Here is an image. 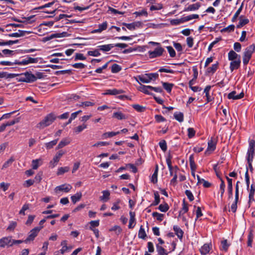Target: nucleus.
Instances as JSON below:
<instances>
[{"label": "nucleus", "instance_id": "f257e3e1", "mask_svg": "<svg viewBox=\"0 0 255 255\" xmlns=\"http://www.w3.org/2000/svg\"><path fill=\"white\" fill-rule=\"evenodd\" d=\"M56 116L54 114L50 113L47 115L44 119L39 123L36 127L37 128L42 129L47 126H49L56 120Z\"/></svg>", "mask_w": 255, "mask_h": 255}, {"label": "nucleus", "instance_id": "f03ea898", "mask_svg": "<svg viewBox=\"0 0 255 255\" xmlns=\"http://www.w3.org/2000/svg\"><path fill=\"white\" fill-rule=\"evenodd\" d=\"M158 77V74L156 73L145 74L144 75H139L137 77L138 79L143 83H148L151 80H156Z\"/></svg>", "mask_w": 255, "mask_h": 255}, {"label": "nucleus", "instance_id": "7ed1b4c3", "mask_svg": "<svg viewBox=\"0 0 255 255\" xmlns=\"http://www.w3.org/2000/svg\"><path fill=\"white\" fill-rule=\"evenodd\" d=\"M43 226L36 227L31 230L28 233V237L24 240V243L27 244L29 242L33 241L35 237L38 235V233L43 228Z\"/></svg>", "mask_w": 255, "mask_h": 255}, {"label": "nucleus", "instance_id": "20e7f679", "mask_svg": "<svg viewBox=\"0 0 255 255\" xmlns=\"http://www.w3.org/2000/svg\"><path fill=\"white\" fill-rule=\"evenodd\" d=\"M164 51V49L161 46H159L153 51H149L148 53L150 58H154L161 56Z\"/></svg>", "mask_w": 255, "mask_h": 255}, {"label": "nucleus", "instance_id": "39448f33", "mask_svg": "<svg viewBox=\"0 0 255 255\" xmlns=\"http://www.w3.org/2000/svg\"><path fill=\"white\" fill-rule=\"evenodd\" d=\"M11 237H3L0 239V247L4 248L6 246L8 247L12 246Z\"/></svg>", "mask_w": 255, "mask_h": 255}, {"label": "nucleus", "instance_id": "423d86ee", "mask_svg": "<svg viewBox=\"0 0 255 255\" xmlns=\"http://www.w3.org/2000/svg\"><path fill=\"white\" fill-rule=\"evenodd\" d=\"M72 187L70 184H64L58 186H57L55 188V191L58 193L59 191H62L65 193L69 192L72 189Z\"/></svg>", "mask_w": 255, "mask_h": 255}, {"label": "nucleus", "instance_id": "0eeeda50", "mask_svg": "<svg viewBox=\"0 0 255 255\" xmlns=\"http://www.w3.org/2000/svg\"><path fill=\"white\" fill-rule=\"evenodd\" d=\"M38 62L37 58H31L30 57H27L26 59H23L22 61H18V62H16L18 65H25L29 63H36Z\"/></svg>", "mask_w": 255, "mask_h": 255}, {"label": "nucleus", "instance_id": "6e6552de", "mask_svg": "<svg viewBox=\"0 0 255 255\" xmlns=\"http://www.w3.org/2000/svg\"><path fill=\"white\" fill-rule=\"evenodd\" d=\"M189 161L191 171V175H195L196 164L194 161V157L193 154H191L190 155Z\"/></svg>", "mask_w": 255, "mask_h": 255}, {"label": "nucleus", "instance_id": "1a4fd4ad", "mask_svg": "<svg viewBox=\"0 0 255 255\" xmlns=\"http://www.w3.org/2000/svg\"><path fill=\"white\" fill-rule=\"evenodd\" d=\"M66 153V151L63 150H59L56 153L53 159L50 161L51 163L56 164L59 161L60 158Z\"/></svg>", "mask_w": 255, "mask_h": 255}, {"label": "nucleus", "instance_id": "9d476101", "mask_svg": "<svg viewBox=\"0 0 255 255\" xmlns=\"http://www.w3.org/2000/svg\"><path fill=\"white\" fill-rule=\"evenodd\" d=\"M241 63V59L231 61L230 64V69L232 72L235 70H237L240 67Z\"/></svg>", "mask_w": 255, "mask_h": 255}, {"label": "nucleus", "instance_id": "9b49d317", "mask_svg": "<svg viewBox=\"0 0 255 255\" xmlns=\"http://www.w3.org/2000/svg\"><path fill=\"white\" fill-rule=\"evenodd\" d=\"M20 75H25L26 83L33 82L37 80V78L34 75L27 72L23 74H21Z\"/></svg>", "mask_w": 255, "mask_h": 255}, {"label": "nucleus", "instance_id": "f8f14e48", "mask_svg": "<svg viewBox=\"0 0 255 255\" xmlns=\"http://www.w3.org/2000/svg\"><path fill=\"white\" fill-rule=\"evenodd\" d=\"M244 96V94L243 92H241L240 94L237 95L236 92L234 91L228 95V98L229 99L238 100L243 98Z\"/></svg>", "mask_w": 255, "mask_h": 255}, {"label": "nucleus", "instance_id": "ddd939ff", "mask_svg": "<svg viewBox=\"0 0 255 255\" xmlns=\"http://www.w3.org/2000/svg\"><path fill=\"white\" fill-rule=\"evenodd\" d=\"M255 51V44H253L247 47L244 52V55L252 58L253 54Z\"/></svg>", "mask_w": 255, "mask_h": 255}, {"label": "nucleus", "instance_id": "4468645a", "mask_svg": "<svg viewBox=\"0 0 255 255\" xmlns=\"http://www.w3.org/2000/svg\"><path fill=\"white\" fill-rule=\"evenodd\" d=\"M130 219L128 227L129 229H132L135 225V213L134 212H129Z\"/></svg>", "mask_w": 255, "mask_h": 255}, {"label": "nucleus", "instance_id": "2eb2a0df", "mask_svg": "<svg viewBox=\"0 0 255 255\" xmlns=\"http://www.w3.org/2000/svg\"><path fill=\"white\" fill-rule=\"evenodd\" d=\"M216 148V142L214 141L212 139L210 140L208 143V147L205 151L206 154H210V151H214Z\"/></svg>", "mask_w": 255, "mask_h": 255}, {"label": "nucleus", "instance_id": "dca6fc26", "mask_svg": "<svg viewBox=\"0 0 255 255\" xmlns=\"http://www.w3.org/2000/svg\"><path fill=\"white\" fill-rule=\"evenodd\" d=\"M228 59L230 61L241 59V56L234 50H231L228 53Z\"/></svg>", "mask_w": 255, "mask_h": 255}, {"label": "nucleus", "instance_id": "f3484780", "mask_svg": "<svg viewBox=\"0 0 255 255\" xmlns=\"http://www.w3.org/2000/svg\"><path fill=\"white\" fill-rule=\"evenodd\" d=\"M125 169H127L129 170V171H131L133 173H136L137 171V168L134 164H128L126 165V167H120L118 170V171L121 170Z\"/></svg>", "mask_w": 255, "mask_h": 255}, {"label": "nucleus", "instance_id": "a211bd4d", "mask_svg": "<svg viewBox=\"0 0 255 255\" xmlns=\"http://www.w3.org/2000/svg\"><path fill=\"white\" fill-rule=\"evenodd\" d=\"M227 181H228V191L229 198H232L233 196V184H232V179L229 178L228 176H226Z\"/></svg>", "mask_w": 255, "mask_h": 255}, {"label": "nucleus", "instance_id": "6ab92c4d", "mask_svg": "<svg viewBox=\"0 0 255 255\" xmlns=\"http://www.w3.org/2000/svg\"><path fill=\"white\" fill-rule=\"evenodd\" d=\"M255 154V150L248 149L247 152V159L248 161V163L250 166H251L252 162L253 161V159L254 157V155Z\"/></svg>", "mask_w": 255, "mask_h": 255}, {"label": "nucleus", "instance_id": "aec40b11", "mask_svg": "<svg viewBox=\"0 0 255 255\" xmlns=\"http://www.w3.org/2000/svg\"><path fill=\"white\" fill-rule=\"evenodd\" d=\"M201 6V4L199 2L190 4L188 7H185L184 9V11H194L198 9Z\"/></svg>", "mask_w": 255, "mask_h": 255}, {"label": "nucleus", "instance_id": "412c9836", "mask_svg": "<svg viewBox=\"0 0 255 255\" xmlns=\"http://www.w3.org/2000/svg\"><path fill=\"white\" fill-rule=\"evenodd\" d=\"M138 90L145 94L149 95H153L152 93L149 91V90H151V86H145L141 84L140 86L138 88Z\"/></svg>", "mask_w": 255, "mask_h": 255}, {"label": "nucleus", "instance_id": "4be33fe9", "mask_svg": "<svg viewBox=\"0 0 255 255\" xmlns=\"http://www.w3.org/2000/svg\"><path fill=\"white\" fill-rule=\"evenodd\" d=\"M30 33V31L18 30V32L9 34L8 36L9 37H19L21 36H24L26 33Z\"/></svg>", "mask_w": 255, "mask_h": 255}, {"label": "nucleus", "instance_id": "5701e85b", "mask_svg": "<svg viewBox=\"0 0 255 255\" xmlns=\"http://www.w3.org/2000/svg\"><path fill=\"white\" fill-rule=\"evenodd\" d=\"M19 76L18 74L8 73L6 72H0V78H5L6 79L13 78Z\"/></svg>", "mask_w": 255, "mask_h": 255}, {"label": "nucleus", "instance_id": "b1692460", "mask_svg": "<svg viewBox=\"0 0 255 255\" xmlns=\"http://www.w3.org/2000/svg\"><path fill=\"white\" fill-rule=\"evenodd\" d=\"M124 91L123 90H118L116 89H109L106 91L105 95H117L123 93Z\"/></svg>", "mask_w": 255, "mask_h": 255}, {"label": "nucleus", "instance_id": "393cba45", "mask_svg": "<svg viewBox=\"0 0 255 255\" xmlns=\"http://www.w3.org/2000/svg\"><path fill=\"white\" fill-rule=\"evenodd\" d=\"M173 229L175 232V235L180 240H181L184 234L183 231L178 226L176 225L173 226Z\"/></svg>", "mask_w": 255, "mask_h": 255}, {"label": "nucleus", "instance_id": "a878e982", "mask_svg": "<svg viewBox=\"0 0 255 255\" xmlns=\"http://www.w3.org/2000/svg\"><path fill=\"white\" fill-rule=\"evenodd\" d=\"M114 47V45L113 44H109L106 45H99L98 46L99 50H102L104 52H108L110 51L112 48Z\"/></svg>", "mask_w": 255, "mask_h": 255}, {"label": "nucleus", "instance_id": "bb28decb", "mask_svg": "<svg viewBox=\"0 0 255 255\" xmlns=\"http://www.w3.org/2000/svg\"><path fill=\"white\" fill-rule=\"evenodd\" d=\"M211 86L210 85L207 86L204 91V93H205V96L206 97V99L207 102H210L212 101L213 98L209 94V92L211 90Z\"/></svg>", "mask_w": 255, "mask_h": 255}, {"label": "nucleus", "instance_id": "cd10ccee", "mask_svg": "<svg viewBox=\"0 0 255 255\" xmlns=\"http://www.w3.org/2000/svg\"><path fill=\"white\" fill-rule=\"evenodd\" d=\"M103 196L100 197V199L103 202H107L110 199V193L108 190H104L102 191Z\"/></svg>", "mask_w": 255, "mask_h": 255}, {"label": "nucleus", "instance_id": "c85d7f7f", "mask_svg": "<svg viewBox=\"0 0 255 255\" xmlns=\"http://www.w3.org/2000/svg\"><path fill=\"white\" fill-rule=\"evenodd\" d=\"M113 118H116L120 120H125L127 119V117L121 112H114L113 115Z\"/></svg>", "mask_w": 255, "mask_h": 255}, {"label": "nucleus", "instance_id": "c756f323", "mask_svg": "<svg viewBox=\"0 0 255 255\" xmlns=\"http://www.w3.org/2000/svg\"><path fill=\"white\" fill-rule=\"evenodd\" d=\"M219 66V63L216 62V64H213L211 67H209L207 69L206 73L207 74H213L217 70Z\"/></svg>", "mask_w": 255, "mask_h": 255}, {"label": "nucleus", "instance_id": "7c9ffc66", "mask_svg": "<svg viewBox=\"0 0 255 255\" xmlns=\"http://www.w3.org/2000/svg\"><path fill=\"white\" fill-rule=\"evenodd\" d=\"M70 143V140L67 138L63 139L58 144L56 149H59L63 148Z\"/></svg>", "mask_w": 255, "mask_h": 255}, {"label": "nucleus", "instance_id": "2f4dec72", "mask_svg": "<svg viewBox=\"0 0 255 255\" xmlns=\"http://www.w3.org/2000/svg\"><path fill=\"white\" fill-rule=\"evenodd\" d=\"M210 251V248L208 244H204L200 249V251L202 255H206Z\"/></svg>", "mask_w": 255, "mask_h": 255}, {"label": "nucleus", "instance_id": "473e14b6", "mask_svg": "<svg viewBox=\"0 0 255 255\" xmlns=\"http://www.w3.org/2000/svg\"><path fill=\"white\" fill-rule=\"evenodd\" d=\"M243 15L240 16V22L239 24L237 25V27L238 28H240L246 24H248L249 22V20L248 18L242 19Z\"/></svg>", "mask_w": 255, "mask_h": 255}, {"label": "nucleus", "instance_id": "72a5a7b5", "mask_svg": "<svg viewBox=\"0 0 255 255\" xmlns=\"http://www.w3.org/2000/svg\"><path fill=\"white\" fill-rule=\"evenodd\" d=\"M147 237V235L145 232L143 226L141 225L140 227L138 233V237L140 239L145 240L146 237Z\"/></svg>", "mask_w": 255, "mask_h": 255}, {"label": "nucleus", "instance_id": "f704fd0d", "mask_svg": "<svg viewBox=\"0 0 255 255\" xmlns=\"http://www.w3.org/2000/svg\"><path fill=\"white\" fill-rule=\"evenodd\" d=\"M82 195L81 192H77L75 195L71 196V199L73 203V204H75L77 202L79 201L82 198Z\"/></svg>", "mask_w": 255, "mask_h": 255}, {"label": "nucleus", "instance_id": "c9c22d12", "mask_svg": "<svg viewBox=\"0 0 255 255\" xmlns=\"http://www.w3.org/2000/svg\"><path fill=\"white\" fill-rule=\"evenodd\" d=\"M154 201L151 204V206H156L160 203V196L158 192L157 191H155L154 192Z\"/></svg>", "mask_w": 255, "mask_h": 255}, {"label": "nucleus", "instance_id": "e433bc0d", "mask_svg": "<svg viewBox=\"0 0 255 255\" xmlns=\"http://www.w3.org/2000/svg\"><path fill=\"white\" fill-rule=\"evenodd\" d=\"M188 203L186 202L185 199H184L183 200L182 209L181 211H179V216L183 215L188 211Z\"/></svg>", "mask_w": 255, "mask_h": 255}, {"label": "nucleus", "instance_id": "4c0bfd02", "mask_svg": "<svg viewBox=\"0 0 255 255\" xmlns=\"http://www.w3.org/2000/svg\"><path fill=\"white\" fill-rule=\"evenodd\" d=\"M166 163L168 165V168L169 169V170L170 171V175H173V173L172 171V170L173 169H175L176 170H179L178 167L177 166H175L174 168L172 166V163H171V160L170 158H166Z\"/></svg>", "mask_w": 255, "mask_h": 255}, {"label": "nucleus", "instance_id": "58836bf2", "mask_svg": "<svg viewBox=\"0 0 255 255\" xmlns=\"http://www.w3.org/2000/svg\"><path fill=\"white\" fill-rule=\"evenodd\" d=\"M162 86L164 89L168 92L170 93L173 87L174 86V84L172 83H169L167 82H162Z\"/></svg>", "mask_w": 255, "mask_h": 255}, {"label": "nucleus", "instance_id": "ea45409f", "mask_svg": "<svg viewBox=\"0 0 255 255\" xmlns=\"http://www.w3.org/2000/svg\"><path fill=\"white\" fill-rule=\"evenodd\" d=\"M157 252L159 255H167L168 253L166 252L165 249L162 246H159V244L156 245Z\"/></svg>", "mask_w": 255, "mask_h": 255}, {"label": "nucleus", "instance_id": "a19ab883", "mask_svg": "<svg viewBox=\"0 0 255 255\" xmlns=\"http://www.w3.org/2000/svg\"><path fill=\"white\" fill-rule=\"evenodd\" d=\"M199 18V15L197 14H193L191 15H189L188 16L183 17L182 20L183 22L188 21L193 19H196Z\"/></svg>", "mask_w": 255, "mask_h": 255}, {"label": "nucleus", "instance_id": "79ce46f5", "mask_svg": "<svg viewBox=\"0 0 255 255\" xmlns=\"http://www.w3.org/2000/svg\"><path fill=\"white\" fill-rule=\"evenodd\" d=\"M41 163L42 160L41 159L33 160L32 161V169H37Z\"/></svg>", "mask_w": 255, "mask_h": 255}, {"label": "nucleus", "instance_id": "37998d69", "mask_svg": "<svg viewBox=\"0 0 255 255\" xmlns=\"http://www.w3.org/2000/svg\"><path fill=\"white\" fill-rule=\"evenodd\" d=\"M174 117L179 122H182L184 120V115L181 112H175L174 114Z\"/></svg>", "mask_w": 255, "mask_h": 255}, {"label": "nucleus", "instance_id": "c03bdc74", "mask_svg": "<svg viewBox=\"0 0 255 255\" xmlns=\"http://www.w3.org/2000/svg\"><path fill=\"white\" fill-rule=\"evenodd\" d=\"M58 139H54L50 142H47L45 144V146L47 149H50L53 147L54 145H55L58 142Z\"/></svg>", "mask_w": 255, "mask_h": 255}, {"label": "nucleus", "instance_id": "a18cd8bd", "mask_svg": "<svg viewBox=\"0 0 255 255\" xmlns=\"http://www.w3.org/2000/svg\"><path fill=\"white\" fill-rule=\"evenodd\" d=\"M122 70L121 67L117 64H114L111 67V71L113 73H117L120 72Z\"/></svg>", "mask_w": 255, "mask_h": 255}, {"label": "nucleus", "instance_id": "49530a36", "mask_svg": "<svg viewBox=\"0 0 255 255\" xmlns=\"http://www.w3.org/2000/svg\"><path fill=\"white\" fill-rule=\"evenodd\" d=\"M158 209L162 212H167L169 209V207L167 203H164L163 204H160L159 206Z\"/></svg>", "mask_w": 255, "mask_h": 255}, {"label": "nucleus", "instance_id": "de8ad7c7", "mask_svg": "<svg viewBox=\"0 0 255 255\" xmlns=\"http://www.w3.org/2000/svg\"><path fill=\"white\" fill-rule=\"evenodd\" d=\"M67 33L66 32H63L62 33L52 34L50 35H49V37H50V39H52L53 38L57 37H65L67 36Z\"/></svg>", "mask_w": 255, "mask_h": 255}, {"label": "nucleus", "instance_id": "09e8293b", "mask_svg": "<svg viewBox=\"0 0 255 255\" xmlns=\"http://www.w3.org/2000/svg\"><path fill=\"white\" fill-rule=\"evenodd\" d=\"M218 177L219 178V179H220V180L221 181V183L220 186V189L221 191V197L222 198L223 197V194L225 192V184L224 181L221 178V176H218Z\"/></svg>", "mask_w": 255, "mask_h": 255}, {"label": "nucleus", "instance_id": "8fccbe9b", "mask_svg": "<svg viewBox=\"0 0 255 255\" xmlns=\"http://www.w3.org/2000/svg\"><path fill=\"white\" fill-rule=\"evenodd\" d=\"M120 133V131L114 132H107L103 134V136L105 138L111 137Z\"/></svg>", "mask_w": 255, "mask_h": 255}, {"label": "nucleus", "instance_id": "3c124183", "mask_svg": "<svg viewBox=\"0 0 255 255\" xmlns=\"http://www.w3.org/2000/svg\"><path fill=\"white\" fill-rule=\"evenodd\" d=\"M132 108L138 112H143L145 110V107L138 104L132 105Z\"/></svg>", "mask_w": 255, "mask_h": 255}, {"label": "nucleus", "instance_id": "603ef678", "mask_svg": "<svg viewBox=\"0 0 255 255\" xmlns=\"http://www.w3.org/2000/svg\"><path fill=\"white\" fill-rule=\"evenodd\" d=\"M87 128V125L83 124L82 125L79 126L74 128V131L76 133H79Z\"/></svg>", "mask_w": 255, "mask_h": 255}, {"label": "nucleus", "instance_id": "864d4df0", "mask_svg": "<svg viewBox=\"0 0 255 255\" xmlns=\"http://www.w3.org/2000/svg\"><path fill=\"white\" fill-rule=\"evenodd\" d=\"M254 235L253 233V230H250L249 234L248 236V246L252 247V244L253 242Z\"/></svg>", "mask_w": 255, "mask_h": 255}, {"label": "nucleus", "instance_id": "5fc2aeb1", "mask_svg": "<svg viewBox=\"0 0 255 255\" xmlns=\"http://www.w3.org/2000/svg\"><path fill=\"white\" fill-rule=\"evenodd\" d=\"M152 216L153 217H156V220L158 221H162L163 219L164 215L162 214L156 212H153L152 214Z\"/></svg>", "mask_w": 255, "mask_h": 255}, {"label": "nucleus", "instance_id": "6e6d98bb", "mask_svg": "<svg viewBox=\"0 0 255 255\" xmlns=\"http://www.w3.org/2000/svg\"><path fill=\"white\" fill-rule=\"evenodd\" d=\"M90 226L89 227L90 230L94 229L95 227H98L99 226V220L91 221L89 222Z\"/></svg>", "mask_w": 255, "mask_h": 255}, {"label": "nucleus", "instance_id": "4d7b16f0", "mask_svg": "<svg viewBox=\"0 0 255 255\" xmlns=\"http://www.w3.org/2000/svg\"><path fill=\"white\" fill-rule=\"evenodd\" d=\"M239 200V196H235L234 202L231 205V210L233 213H235L237 209V203Z\"/></svg>", "mask_w": 255, "mask_h": 255}, {"label": "nucleus", "instance_id": "13d9d810", "mask_svg": "<svg viewBox=\"0 0 255 255\" xmlns=\"http://www.w3.org/2000/svg\"><path fill=\"white\" fill-rule=\"evenodd\" d=\"M242 8H243V4H242L241 5V6L238 8V9L237 10V11L235 13L234 16L233 17V18L232 19V22H235L236 20L237 17L239 16L241 11L242 10Z\"/></svg>", "mask_w": 255, "mask_h": 255}, {"label": "nucleus", "instance_id": "bf43d9fd", "mask_svg": "<svg viewBox=\"0 0 255 255\" xmlns=\"http://www.w3.org/2000/svg\"><path fill=\"white\" fill-rule=\"evenodd\" d=\"M121 203V200L118 199L116 200L115 202H114L113 204V206L111 208L112 210H118L120 209V206L119 205Z\"/></svg>", "mask_w": 255, "mask_h": 255}, {"label": "nucleus", "instance_id": "052dcab7", "mask_svg": "<svg viewBox=\"0 0 255 255\" xmlns=\"http://www.w3.org/2000/svg\"><path fill=\"white\" fill-rule=\"evenodd\" d=\"M221 246L222 250L226 252L228 251L230 245L228 244L227 240H224L221 242Z\"/></svg>", "mask_w": 255, "mask_h": 255}, {"label": "nucleus", "instance_id": "680f3d73", "mask_svg": "<svg viewBox=\"0 0 255 255\" xmlns=\"http://www.w3.org/2000/svg\"><path fill=\"white\" fill-rule=\"evenodd\" d=\"M14 160V159L12 157H11L8 160H7L4 163L2 166V168H6L9 166L10 165L12 164Z\"/></svg>", "mask_w": 255, "mask_h": 255}, {"label": "nucleus", "instance_id": "e2e57ef3", "mask_svg": "<svg viewBox=\"0 0 255 255\" xmlns=\"http://www.w3.org/2000/svg\"><path fill=\"white\" fill-rule=\"evenodd\" d=\"M182 23H184L182 20V17L180 19H172L170 21L171 24L173 25H177Z\"/></svg>", "mask_w": 255, "mask_h": 255}, {"label": "nucleus", "instance_id": "0e129e2a", "mask_svg": "<svg viewBox=\"0 0 255 255\" xmlns=\"http://www.w3.org/2000/svg\"><path fill=\"white\" fill-rule=\"evenodd\" d=\"M163 8V5L161 3H157L156 5H152L150 7V10L151 11L160 10Z\"/></svg>", "mask_w": 255, "mask_h": 255}, {"label": "nucleus", "instance_id": "69168bd1", "mask_svg": "<svg viewBox=\"0 0 255 255\" xmlns=\"http://www.w3.org/2000/svg\"><path fill=\"white\" fill-rule=\"evenodd\" d=\"M166 48L170 55V56L171 57H174L176 55V52L173 47L172 46H168L166 47Z\"/></svg>", "mask_w": 255, "mask_h": 255}, {"label": "nucleus", "instance_id": "338daca9", "mask_svg": "<svg viewBox=\"0 0 255 255\" xmlns=\"http://www.w3.org/2000/svg\"><path fill=\"white\" fill-rule=\"evenodd\" d=\"M235 29V26L233 24H231L229 26H228L227 27H225L221 30V32H232L234 31Z\"/></svg>", "mask_w": 255, "mask_h": 255}, {"label": "nucleus", "instance_id": "774afa93", "mask_svg": "<svg viewBox=\"0 0 255 255\" xmlns=\"http://www.w3.org/2000/svg\"><path fill=\"white\" fill-rule=\"evenodd\" d=\"M35 183V181L33 179H28L24 181L23 184V185L25 187H29L30 186L32 185Z\"/></svg>", "mask_w": 255, "mask_h": 255}]
</instances>
